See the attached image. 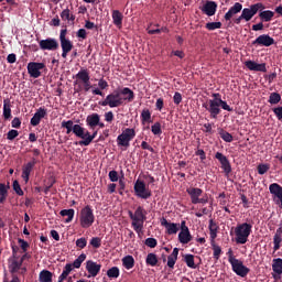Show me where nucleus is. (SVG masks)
<instances>
[{"label": "nucleus", "instance_id": "5", "mask_svg": "<svg viewBox=\"0 0 282 282\" xmlns=\"http://www.w3.org/2000/svg\"><path fill=\"white\" fill-rule=\"evenodd\" d=\"M84 260H87V254L82 253L79 254V257L76 258V260H74V263L65 264V267L63 268V273H59V276L57 278V282H73V279L67 275L70 274V271H73V269L82 268V263H84Z\"/></svg>", "mask_w": 282, "mask_h": 282}, {"label": "nucleus", "instance_id": "61", "mask_svg": "<svg viewBox=\"0 0 282 282\" xmlns=\"http://www.w3.org/2000/svg\"><path fill=\"white\" fill-rule=\"evenodd\" d=\"M273 115L276 116L279 121H282V106L273 108Z\"/></svg>", "mask_w": 282, "mask_h": 282}, {"label": "nucleus", "instance_id": "35", "mask_svg": "<svg viewBox=\"0 0 282 282\" xmlns=\"http://www.w3.org/2000/svg\"><path fill=\"white\" fill-rule=\"evenodd\" d=\"M135 265V260L132 259V256H124L122 258V267L124 270H130Z\"/></svg>", "mask_w": 282, "mask_h": 282}, {"label": "nucleus", "instance_id": "62", "mask_svg": "<svg viewBox=\"0 0 282 282\" xmlns=\"http://www.w3.org/2000/svg\"><path fill=\"white\" fill-rule=\"evenodd\" d=\"M21 124H22V121L19 120V118H14L13 120H11V128L13 129H19Z\"/></svg>", "mask_w": 282, "mask_h": 282}, {"label": "nucleus", "instance_id": "34", "mask_svg": "<svg viewBox=\"0 0 282 282\" xmlns=\"http://www.w3.org/2000/svg\"><path fill=\"white\" fill-rule=\"evenodd\" d=\"M3 119H11V100L3 99Z\"/></svg>", "mask_w": 282, "mask_h": 282}, {"label": "nucleus", "instance_id": "31", "mask_svg": "<svg viewBox=\"0 0 282 282\" xmlns=\"http://www.w3.org/2000/svg\"><path fill=\"white\" fill-rule=\"evenodd\" d=\"M98 123H100V116L98 113L87 116V127H89V129H95V124Z\"/></svg>", "mask_w": 282, "mask_h": 282}, {"label": "nucleus", "instance_id": "40", "mask_svg": "<svg viewBox=\"0 0 282 282\" xmlns=\"http://www.w3.org/2000/svg\"><path fill=\"white\" fill-rule=\"evenodd\" d=\"M39 282H52V272L48 270H41L39 273Z\"/></svg>", "mask_w": 282, "mask_h": 282}, {"label": "nucleus", "instance_id": "33", "mask_svg": "<svg viewBox=\"0 0 282 282\" xmlns=\"http://www.w3.org/2000/svg\"><path fill=\"white\" fill-rule=\"evenodd\" d=\"M189 241H192V235L189 234V231L184 230L178 232V243L188 245Z\"/></svg>", "mask_w": 282, "mask_h": 282}, {"label": "nucleus", "instance_id": "49", "mask_svg": "<svg viewBox=\"0 0 282 282\" xmlns=\"http://www.w3.org/2000/svg\"><path fill=\"white\" fill-rule=\"evenodd\" d=\"M219 138L227 143L232 142V134H230V132H227L225 130H219Z\"/></svg>", "mask_w": 282, "mask_h": 282}, {"label": "nucleus", "instance_id": "22", "mask_svg": "<svg viewBox=\"0 0 282 282\" xmlns=\"http://www.w3.org/2000/svg\"><path fill=\"white\" fill-rule=\"evenodd\" d=\"M271 269L273 271V274H272L273 280L279 281L281 279V274H282V259L281 258L273 259Z\"/></svg>", "mask_w": 282, "mask_h": 282}, {"label": "nucleus", "instance_id": "10", "mask_svg": "<svg viewBox=\"0 0 282 282\" xmlns=\"http://www.w3.org/2000/svg\"><path fill=\"white\" fill-rule=\"evenodd\" d=\"M133 193L135 194L137 198L147 200L152 198V191L147 187V183H143L141 180H135L133 184Z\"/></svg>", "mask_w": 282, "mask_h": 282}, {"label": "nucleus", "instance_id": "1", "mask_svg": "<svg viewBox=\"0 0 282 282\" xmlns=\"http://www.w3.org/2000/svg\"><path fill=\"white\" fill-rule=\"evenodd\" d=\"M59 127L65 129V134L74 133L76 138L82 139V141H79L80 147H89V144L93 143V140H95V137L98 135L97 131L90 134L87 129H84L79 124H74L72 120L63 121L59 123Z\"/></svg>", "mask_w": 282, "mask_h": 282}, {"label": "nucleus", "instance_id": "25", "mask_svg": "<svg viewBox=\"0 0 282 282\" xmlns=\"http://www.w3.org/2000/svg\"><path fill=\"white\" fill-rule=\"evenodd\" d=\"M161 259H163V262H167V269H173V265H176V260L178 259V248H173V251L170 256L165 258V256L163 254V258Z\"/></svg>", "mask_w": 282, "mask_h": 282}, {"label": "nucleus", "instance_id": "53", "mask_svg": "<svg viewBox=\"0 0 282 282\" xmlns=\"http://www.w3.org/2000/svg\"><path fill=\"white\" fill-rule=\"evenodd\" d=\"M11 188L14 189V193H15L18 196H23V195H24V192H22V187L19 186V182H18V181H14V183L11 184Z\"/></svg>", "mask_w": 282, "mask_h": 282}, {"label": "nucleus", "instance_id": "4", "mask_svg": "<svg viewBox=\"0 0 282 282\" xmlns=\"http://www.w3.org/2000/svg\"><path fill=\"white\" fill-rule=\"evenodd\" d=\"M261 10H265V6L261 2H257L254 4H251L250 8H245L241 10V14L238 18L234 19V23L236 25H240L241 21H252V18L258 13L261 12Z\"/></svg>", "mask_w": 282, "mask_h": 282}, {"label": "nucleus", "instance_id": "12", "mask_svg": "<svg viewBox=\"0 0 282 282\" xmlns=\"http://www.w3.org/2000/svg\"><path fill=\"white\" fill-rule=\"evenodd\" d=\"M59 43L62 47V57L67 58V54L74 50V44L67 39V29L61 30Z\"/></svg>", "mask_w": 282, "mask_h": 282}, {"label": "nucleus", "instance_id": "56", "mask_svg": "<svg viewBox=\"0 0 282 282\" xmlns=\"http://www.w3.org/2000/svg\"><path fill=\"white\" fill-rule=\"evenodd\" d=\"M152 134L153 135L162 134V129H161L160 122H154V124L152 126Z\"/></svg>", "mask_w": 282, "mask_h": 282}, {"label": "nucleus", "instance_id": "50", "mask_svg": "<svg viewBox=\"0 0 282 282\" xmlns=\"http://www.w3.org/2000/svg\"><path fill=\"white\" fill-rule=\"evenodd\" d=\"M206 30H209V32H213L214 30H220L221 22H208L205 25Z\"/></svg>", "mask_w": 282, "mask_h": 282}, {"label": "nucleus", "instance_id": "63", "mask_svg": "<svg viewBox=\"0 0 282 282\" xmlns=\"http://www.w3.org/2000/svg\"><path fill=\"white\" fill-rule=\"evenodd\" d=\"M105 121L108 123H111L113 121V112L108 111L104 115Z\"/></svg>", "mask_w": 282, "mask_h": 282}, {"label": "nucleus", "instance_id": "21", "mask_svg": "<svg viewBox=\"0 0 282 282\" xmlns=\"http://www.w3.org/2000/svg\"><path fill=\"white\" fill-rule=\"evenodd\" d=\"M36 161L33 159L32 161L28 162L26 164L22 165V181L24 184H28L30 181V173L33 172V167H35Z\"/></svg>", "mask_w": 282, "mask_h": 282}, {"label": "nucleus", "instance_id": "16", "mask_svg": "<svg viewBox=\"0 0 282 282\" xmlns=\"http://www.w3.org/2000/svg\"><path fill=\"white\" fill-rule=\"evenodd\" d=\"M214 159L219 161L220 169H223L225 176L230 175L232 169L230 166V161L227 160V156L220 152H217L214 154Z\"/></svg>", "mask_w": 282, "mask_h": 282}, {"label": "nucleus", "instance_id": "59", "mask_svg": "<svg viewBox=\"0 0 282 282\" xmlns=\"http://www.w3.org/2000/svg\"><path fill=\"white\" fill-rule=\"evenodd\" d=\"M87 247V238L76 239V248L84 249Z\"/></svg>", "mask_w": 282, "mask_h": 282}, {"label": "nucleus", "instance_id": "57", "mask_svg": "<svg viewBox=\"0 0 282 282\" xmlns=\"http://www.w3.org/2000/svg\"><path fill=\"white\" fill-rule=\"evenodd\" d=\"M17 243H20V247H17V248L22 249V252H28V248H30V245L28 243V241H24L22 239H17Z\"/></svg>", "mask_w": 282, "mask_h": 282}, {"label": "nucleus", "instance_id": "54", "mask_svg": "<svg viewBox=\"0 0 282 282\" xmlns=\"http://www.w3.org/2000/svg\"><path fill=\"white\" fill-rule=\"evenodd\" d=\"M143 245L151 249H154L155 247H158V240L154 238H147V240L143 241Z\"/></svg>", "mask_w": 282, "mask_h": 282}, {"label": "nucleus", "instance_id": "19", "mask_svg": "<svg viewBox=\"0 0 282 282\" xmlns=\"http://www.w3.org/2000/svg\"><path fill=\"white\" fill-rule=\"evenodd\" d=\"M84 269L87 270V279L98 276L100 273V264L98 262H94L93 260H87L86 267Z\"/></svg>", "mask_w": 282, "mask_h": 282}, {"label": "nucleus", "instance_id": "3", "mask_svg": "<svg viewBox=\"0 0 282 282\" xmlns=\"http://www.w3.org/2000/svg\"><path fill=\"white\" fill-rule=\"evenodd\" d=\"M128 217H130V226L133 227L135 234H141L143 230V223L147 221V210L139 206L135 212H128Z\"/></svg>", "mask_w": 282, "mask_h": 282}, {"label": "nucleus", "instance_id": "32", "mask_svg": "<svg viewBox=\"0 0 282 282\" xmlns=\"http://www.w3.org/2000/svg\"><path fill=\"white\" fill-rule=\"evenodd\" d=\"M122 19H124V17L119 10L112 11V21L117 28H122Z\"/></svg>", "mask_w": 282, "mask_h": 282}, {"label": "nucleus", "instance_id": "6", "mask_svg": "<svg viewBox=\"0 0 282 282\" xmlns=\"http://www.w3.org/2000/svg\"><path fill=\"white\" fill-rule=\"evenodd\" d=\"M227 262L230 263L232 273H236V275L246 278V275L249 274V268H246L241 260H238L235 257H232V249H227Z\"/></svg>", "mask_w": 282, "mask_h": 282}, {"label": "nucleus", "instance_id": "24", "mask_svg": "<svg viewBox=\"0 0 282 282\" xmlns=\"http://www.w3.org/2000/svg\"><path fill=\"white\" fill-rule=\"evenodd\" d=\"M45 117H46V109L39 108V110H35L33 118H30V126L39 127V124L41 123V119Z\"/></svg>", "mask_w": 282, "mask_h": 282}, {"label": "nucleus", "instance_id": "64", "mask_svg": "<svg viewBox=\"0 0 282 282\" xmlns=\"http://www.w3.org/2000/svg\"><path fill=\"white\" fill-rule=\"evenodd\" d=\"M77 37L83 40L87 39V31L85 29H79L77 31Z\"/></svg>", "mask_w": 282, "mask_h": 282}, {"label": "nucleus", "instance_id": "13", "mask_svg": "<svg viewBox=\"0 0 282 282\" xmlns=\"http://www.w3.org/2000/svg\"><path fill=\"white\" fill-rule=\"evenodd\" d=\"M123 100L124 98L119 97V94H108V96H106V99H104V101L98 102V106L108 107V108H118L119 106H122Z\"/></svg>", "mask_w": 282, "mask_h": 282}, {"label": "nucleus", "instance_id": "58", "mask_svg": "<svg viewBox=\"0 0 282 282\" xmlns=\"http://www.w3.org/2000/svg\"><path fill=\"white\" fill-rule=\"evenodd\" d=\"M89 246H91L94 249L100 248V238L95 237L93 239H89Z\"/></svg>", "mask_w": 282, "mask_h": 282}, {"label": "nucleus", "instance_id": "28", "mask_svg": "<svg viewBox=\"0 0 282 282\" xmlns=\"http://www.w3.org/2000/svg\"><path fill=\"white\" fill-rule=\"evenodd\" d=\"M282 242V227L276 229V234H273V252L279 251Z\"/></svg>", "mask_w": 282, "mask_h": 282}, {"label": "nucleus", "instance_id": "45", "mask_svg": "<svg viewBox=\"0 0 282 282\" xmlns=\"http://www.w3.org/2000/svg\"><path fill=\"white\" fill-rule=\"evenodd\" d=\"M281 101V95L279 93H271V96H268V104L278 105Z\"/></svg>", "mask_w": 282, "mask_h": 282}, {"label": "nucleus", "instance_id": "27", "mask_svg": "<svg viewBox=\"0 0 282 282\" xmlns=\"http://www.w3.org/2000/svg\"><path fill=\"white\" fill-rule=\"evenodd\" d=\"M202 12L207 14V17H215V13L217 12V2L207 1L202 8Z\"/></svg>", "mask_w": 282, "mask_h": 282}, {"label": "nucleus", "instance_id": "30", "mask_svg": "<svg viewBox=\"0 0 282 282\" xmlns=\"http://www.w3.org/2000/svg\"><path fill=\"white\" fill-rule=\"evenodd\" d=\"M274 18V11H270V10H261L259 12V19L261 21H264V23H270V21H272V19Z\"/></svg>", "mask_w": 282, "mask_h": 282}, {"label": "nucleus", "instance_id": "23", "mask_svg": "<svg viewBox=\"0 0 282 282\" xmlns=\"http://www.w3.org/2000/svg\"><path fill=\"white\" fill-rule=\"evenodd\" d=\"M243 10V4L241 2H236L231 8H229L228 12L224 15L225 21H230L232 17L239 14Z\"/></svg>", "mask_w": 282, "mask_h": 282}, {"label": "nucleus", "instance_id": "29", "mask_svg": "<svg viewBox=\"0 0 282 282\" xmlns=\"http://www.w3.org/2000/svg\"><path fill=\"white\" fill-rule=\"evenodd\" d=\"M111 95H122L126 96L124 100H128V102H132V100L135 98V95L130 90V88H122V90L116 91L115 94Z\"/></svg>", "mask_w": 282, "mask_h": 282}, {"label": "nucleus", "instance_id": "11", "mask_svg": "<svg viewBox=\"0 0 282 282\" xmlns=\"http://www.w3.org/2000/svg\"><path fill=\"white\" fill-rule=\"evenodd\" d=\"M135 138V130L133 129H124L121 134L117 137V145L122 148H129L130 141Z\"/></svg>", "mask_w": 282, "mask_h": 282}, {"label": "nucleus", "instance_id": "43", "mask_svg": "<svg viewBox=\"0 0 282 282\" xmlns=\"http://www.w3.org/2000/svg\"><path fill=\"white\" fill-rule=\"evenodd\" d=\"M152 122V112L149 109L141 110V123Z\"/></svg>", "mask_w": 282, "mask_h": 282}, {"label": "nucleus", "instance_id": "36", "mask_svg": "<svg viewBox=\"0 0 282 282\" xmlns=\"http://www.w3.org/2000/svg\"><path fill=\"white\" fill-rule=\"evenodd\" d=\"M219 230V227L216 226V223L214 220H208V236L209 239L214 240L216 239V231Z\"/></svg>", "mask_w": 282, "mask_h": 282}, {"label": "nucleus", "instance_id": "37", "mask_svg": "<svg viewBox=\"0 0 282 282\" xmlns=\"http://www.w3.org/2000/svg\"><path fill=\"white\" fill-rule=\"evenodd\" d=\"M75 215V210L73 209H63L59 210V217H66L65 224H70L73 221V216Z\"/></svg>", "mask_w": 282, "mask_h": 282}, {"label": "nucleus", "instance_id": "48", "mask_svg": "<svg viewBox=\"0 0 282 282\" xmlns=\"http://www.w3.org/2000/svg\"><path fill=\"white\" fill-rule=\"evenodd\" d=\"M61 19L63 21H75L76 17L69 13V9H65L61 13Z\"/></svg>", "mask_w": 282, "mask_h": 282}, {"label": "nucleus", "instance_id": "47", "mask_svg": "<svg viewBox=\"0 0 282 282\" xmlns=\"http://www.w3.org/2000/svg\"><path fill=\"white\" fill-rule=\"evenodd\" d=\"M76 79L82 82V84L89 83V74L87 72H79L76 74Z\"/></svg>", "mask_w": 282, "mask_h": 282}, {"label": "nucleus", "instance_id": "42", "mask_svg": "<svg viewBox=\"0 0 282 282\" xmlns=\"http://www.w3.org/2000/svg\"><path fill=\"white\" fill-rule=\"evenodd\" d=\"M147 265L149 267H158V254L154 253H148L147 254Z\"/></svg>", "mask_w": 282, "mask_h": 282}, {"label": "nucleus", "instance_id": "38", "mask_svg": "<svg viewBox=\"0 0 282 282\" xmlns=\"http://www.w3.org/2000/svg\"><path fill=\"white\" fill-rule=\"evenodd\" d=\"M7 197H9V185L0 183V204H4Z\"/></svg>", "mask_w": 282, "mask_h": 282}, {"label": "nucleus", "instance_id": "51", "mask_svg": "<svg viewBox=\"0 0 282 282\" xmlns=\"http://www.w3.org/2000/svg\"><path fill=\"white\" fill-rule=\"evenodd\" d=\"M269 170H270V165L268 164L257 165V174L259 175H265V173H268Z\"/></svg>", "mask_w": 282, "mask_h": 282}, {"label": "nucleus", "instance_id": "15", "mask_svg": "<svg viewBox=\"0 0 282 282\" xmlns=\"http://www.w3.org/2000/svg\"><path fill=\"white\" fill-rule=\"evenodd\" d=\"M268 192L273 195V203L282 208V187L279 183H273L268 186Z\"/></svg>", "mask_w": 282, "mask_h": 282}, {"label": "nucleus", "instance_id": "8", "mask_svg": "<svg viewBox=\"0 0 282 282\" xmlns=\"http://www.w3.org/2000/svg\"><path fill=\"white\" fill-rule=\"evenodd\" d=\"M93 224H95V214L93 213V207L86 205L82 207V210H79V226L82 229H88L93 227Z\"/></svg>", "mask_w": 282, "mask_h": 282}, {"label": "nucleus", "instance_id": "39", "mask_svg": "<svg viewBox=\"0 0 282 282\" xmlns=\"http://www.w3.org/2000/svg\"><path fill=\"white\" fill-rule=\"evenodd\" d=\"M41 69H45L44 63L30 62L28 64V72H41Z\"/></svg>", "mask_w": 282, "mask_h": 282}, {"label": "nucleus", "instance_id": "18", "mask_svg": "<svg viewBox=\"0 0 282 282\" xmlns=\"http://www.w3.org/2000/svg\"><path fill=\"white\" fill-rule=\"evenodd\" d=\"M160 226H163L165 228V234L167 235H176L180 232L178 230H182V227H178V224L176 223H167L165 218H160Z\"/></svg>", "mask_w": 282, "mask_h": 282}, {"label": "nucleus", "instance_id": "20", "mask_svg": "<svg viewBox=\"0 0 282 282\" xmlns=\"http://www.w3.org/2000/svg\"><path fill=\"white\" fill-rule=\"evenodd\" d=\"M252 45H262L263 47H270L274 45V37L269 34H262L258 36L252 43Z\"/></svg>", "mask_w": 282, "mask_h": 282}, {"label": "nucleus", "instance_id": "26", "mask_svg": "<svg viewBox=\"0 0 282 282\" xmlns=\"http://www.w3.org/2000/svg\"><path fill=\"white\" fill-rule=\"evenodd\" d=\"M247 69H249L250 72H268V68L265 67V63H257L253 61H247L245 63Z\"/></svg>", "mask_w": 282, "mask_h": 282}, {"label": "nucleus", "instance_id": "9", "mask_svg": "<svg viewBox=\"0 0 282 282\" xmlns=\"http://www.w3.org/2000/svg\"><path fill=\"white\" fill-rule=\"evenodd\" d=\"M235 234H236V243L246 245V241H248L249 236L251 235V225L243 223L236 226Z\"/></svg>", "mask_w": 282, "mask_h": 282}, {"label": "nucleus", "instance_id": "44", "mask_svg": "<svg viewBox=\"0 0 282 282\" xmlns=\"http://www.w3.org/2000/svg\"><path fill=\"white\" fill-rule=\"evenodd\" d=\"M106 276H108V279H118L119 278V268L111 267L110 269H108L106 271Z\"/></svg>", "mask_w": 282, "mask_h": 282}, {"label": "nucleus", "instance_id": "2", "mask_svg": "<svg viewBox=\"0 0 282 282\" xmlns=\"http://www.w3.org/2000/svg\"><path fill=\"white\" fill-rule=\"evenodd\" d=\"M213 97L214 99H208L202 105L203 109H206L208 112L209 118L216 119V117L221 113V110L232 112V108L227 105V101H224L221 98H219V94H214Z\"/></svg>", "mask_w": 282, "mask_h": 282}, {"label": "nucleus", "instance_id": "14", "mask_svg": "<svg viewBox=\"0 0 282 282\" xmlns=\"http://www.w3.org/2000/svg\"><path fill=\"white\" fill-rule=\"evenodd\" d=\"M187 195H189V202L193 203V205L208 204V199L200 198V195H203V189L200 188L189 187L187 188Z\"/></svg>", "mask_w": 282, "mask_h": 282}, {"label": "nucleus", "instance_id": "41", "mask_svg": "<svg viewBox=\"0 0 282 282\" xmlns=\"http://www.w3.org/2000/svg\"><path fill=\"white\" fill-rule=\"evenodd\" d=\"M184 263L187 264V268L195 270V256H192L189 253L184 254Z\"/></svg>", "mask_w": 282, "mask_h": 282}, {"label": "nucleus", "instance_id": "60", "mask_svg": "<svg viewBox=\"0 0 282 282\" xmlns=\"http://www.w3.org/2000/svg\"><path fill=\"white\" fill-rule=\"evenodd\" d=\"M22 250V248H19L17 246H11V257L9 258V261L14 260L17 261V253L19 252V250Z\"/></svg>", "mask_w": 282, "mask_h": 282}, {"label": "nucleus", "instance_id": "17", "mask_svg": "<svg viewBox=\"0 0 282 282\" xmlns=\"http://www.w3.org/2000/svg\"><path fill=\"white\" fill-rule=\"evenodd\" d=\"M40 50L56 52L58 50V41L56 39L48 37L46 40L40 41Z\"/></svg>", "mask_w": 282, "mask_h": 282}, {"label": "nucleus", "instance_id": "46", "mask_svg": "<svg viewBox=\"0 0 282 282\" xmlns=\"http://www.w3.org/2000/svg\"><path fill=\"white\" fill-rule=\"evenodd\" d=\"M212 251H214V260H219V257L221 256V248L217 246L214 240H212Z\"/></svg>", "mask_w": 282, "mask_h": 282}, {"label": "nucleus", "instance_id": "7", "mask_svg": "<svg viewBox=\"0 0 282 282\" xmlns=\"http://www.w3.org/2000/svg\"><path fill=\"white\" fill-rule=\"evenodd\" d=\"M25 273H28V268L22 267V261L9 260V274H11V281H9L8 278H3V282H21L17 274L24 275Z\"/></svg>", "mask_w": 282, "mask_h": 282}, {"label": "nucleus", "instance_id": "55", "mask_svg": "<svg viewBox=\"0 0 282 282\" xmlns=\"http://www.w3.org/2000/svg\"><path fill=\"white\" fill-rule=\"evenodd\" d=\"M19 137V132L17 130H9L8 133H6V140L14 141Z\"/></svg>", "mask_w": 282, "mask_h": 282}, {"label": "nucleus", "instance_id": "52", "mask_svg": "<svg viewBox=\"0 0 282 282\" xmlns=\"http://www.w3.org/2000/svg\"><path fill=\"white\" fill-rule=\"evenodd\" d=\"M108 181H111V183H117L119 181H122V178H119V174L117 171H110L108 172Z\"/></svg>", "mask_w": 282, "mask_h": 282}]
</instances>
